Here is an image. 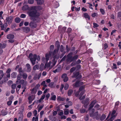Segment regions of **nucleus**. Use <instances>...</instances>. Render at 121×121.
Here are the masks:
<instances>
[{
  "instance_id": "nucleus-1",
  "label": "nucleus",
  "mask_w": 121,
  "mask_h": 121,
  "mask_svg": "<svg viewBox=\"0 0 121 121\" xmlns=\"http://www.w3.org/2000/svg\"><path fill=\"white\" fill-rule=\"evenodd\" d=\"M42 9L40 6H32L30 8L32 11H28L27 13L29 16L34 17V21H36L37 22H39L40 21L39 16L40 14L37 10H40Z\"/></svg>"
},
{
  "instance_id": "nucleus-2",
  "label": "nucleus",
  "mask_w": 121,
  "mask_h": 121,
  "mask_svg": "<svg viewBox=\"0 0 121 121\" xmlns=\"http://www.w3.org/2000/svg\"><path fill=\"white\" fill-rule=\"evenodd\" d=\"M33 56L32 54L31 53L30 54L29 56V58L32 64L34 65L35 63L36 59L38 61H39L40 60V58L39 56H37L36 55L34 54L33 56V57L32 58V57Z\"/></svg>"
},
{
  "instance_id": "nucleus-3",
  "label": "nucleus",
  "mask_w": 121,
  "mask_h": 121,
  "mask_svg": "<svg viewBox=\"0 0 121 121\" xmlns=\"http://www.w3.org/2000/svg\"><path fill=\"white\" fill-rule=\"evenodd\" d=\"M72 53H71L67 55V61L71 62L75 60L78 58V56L75 55L74 56H72Z\"/></svg>"
},
{
  "instance_id": "nucleus-4",
  "label": "nucleus",
  "mask_w": 121,
  "mask_h": 121,
  "mask_svg": "<svg viewBox=\"0 0 121 121\" xmlns=\"http://www.w3.org/2000/svg\"><path fill=\"white\" fill-rule=\"evenodd\" d=\"M94 109H93L90 111L89 113L90 116L91 117H93L94 118H95L96 119L98 120L99 118V117L98 115V112H96L94 113Z\"/></svg>"
},
{
  "instance_id": "nucleus-5",
  "label": "nucleus",
  "mask_w": 121,
  "mask_h": 121,
  "mask_svg": "<svg viewBox=\"0 0 121 121\" xmlns=\"http://www.w3.org/2000/svg\"><path fill=\"white\" fill-rule=\"evenodd\" d=\"M51 56V55L50 52H49L48 53H47L45 54V58L43 57L41 59V60L44 63L47 62L49 60L50 57Z\"/></svg>"
},
{
  "instance_id": "nucleus-6",
  "label": "nucleus",
  "mask_w": 121,
  "mask_h": 121,
  "mask_svg": "<svg viewBox=\"0 0 121 121\" xmlns=\"http://www.w3.org/2000/svg\"><path fill=\"white\" fill-rule=\"evenodd\" d=\"M29 26L31 28L34 29L36 27L37 24L35 22L31 21L29 24Z\"/></svg>"
},
{
  "instance_id": "nucleus-7",
  "label": "nucleus",
  "mask_w": 121,
  "mask_h": 121,
  "mask_svg": "<svg viewBox=\"0 0 121 121\" xmlns=\"http://www.w3.org/2000/svg\"><path fill=\"white\" fill-rule=\"evenodd\" d=\"M13 17L12 16L7 17L6 18V21L8 22V24H10L11 23L13 20Z\"/></svg>"
},
{
  "instance_id": "nucleus-8",
  "label": "nucleus",
  "mask_w": 121,
  "mask_h": 121,
  "mask_svg": "<svg viewBox=\"0 0 121 121\" xmlns=\"http://www.w3.org/2000/svg\"><path fill=\"white\" fill-rule=\"evenodd\" d=\"M22 71H20V74L18 75L17 77V81H16V83L17 84H18L19 83V82H20V79L22 78Z\"/></svg>"
},
{
  "instance_id": "nucleus-9",
  "label": "nucleus",
  "mask_w": 121,
  "mask_h": 121,
  "mask_svg": "<svg viewBox=\"0 0 121 121\" xmlns=\"http://www.w3.org/2000/svg\"><path fill=\"white\" fill-rule=\"evenodd\" d=\"M61 78L63 79V81L64 82H67L68 80V78L67 77V75L66 74L64 73L62 75Z\"/></svg>"
},
{
  "instance_id": "nucleus-10",
  "label": "nucleus",
  "mask_w": 121,
  "mask_h": 121,
  "mask_svg": "<svg viewBox=\"0 0 121 121\" xmlns=\"http://www.w3.org/2000/svg\"><path fill=\"white\" fill-rule=\"evenodd\" d=\"M54 93L53 92H52L51 93V95L52 96L50 99V100H52L53 101H55L56 98V96L54 95Z\"/></svg>"
},
{
  "instance_id": "nucleus-11",
  "label": "nucleus",
  "mask_w": 121,
  "mask_h": 121,
  "mask_svg": "<svg viewBox=\"0 0 121 121\" xmlns=\"http://www.w3.org/2000/svg\"><path fill=\"white\" fill-rule=\"evenodd\" d=\"M51 61H49L48 63H47V62L45 64L44 66V69H46V68H49V70H50L49 69L50 68V67H51Z\"/></svg>"
},
{
  "instance_id": "nucleus-12",
  "label": "nucleus",
  "mask_w": 121,
  "mask_h": 121,
  "mask_svg": "<svg viewBox=\"0 0 121 121\" xmlns=\"http://www.w3.org/2000/svg\"><path fill=\"white\" fill-rule=\"evenodd\" d=\"M23 31L26 33L29 32L30 31V28L28 27H24L22 28Z\"/></svg>"
},
{
  "instance_id": "nucleus-13",
  "label": "nucleus",
  "mask_w": 121,
  "mask_h": 121,
  "mask_svg": "<svg viewBox=\"0 0 121 121\" xmlns=\"http://www.w3.org/2000/svg\"><path fill=\"white\" fill-rule=\"evenodd\" d=\"M96 100H94L92 101L89 105V108L88 110H90L92 108L96 103Z\"/></svg>"
},
{
  "instance_id": "nucleus-14",
  "label": "nucleus",
  "mask_w": 121,
  "mask_h": 121,
  "mask_svg": "<svg viewBox=\"0 0 121 121\" xmlns=\"http://www.w3.org/2000/svg\"><path fill=\"white\" fill-rule=\"evenodd\" d=\"M31 7H29L27 5H25L22 8V9L23 11L26 10H30L29 11H32L30 8Z\"/></svg>"
},
{
  "instance_id": "nucleus-15",
  "label": "nucleus",
  "mask_w": 121,
  "mask_h": 121,
  "mask_svg": "<svg viewBox=\"0 0 121 121\" xmlns=\"http://www.w3.org/2000/svg\"><path fill=\"white\" fill-rule=\"evenodd\" d=\"M19 83L22 84L23 86H26L27 84V82L26 81H24L23 79L20 80V82H19Z\"/></svg>"
},
{
  "instance_id": "nucleus-16",
  "label": "nucleus",
  "mask_w": 121,
  "mask_h": 121,
  "mask_svg": "<svg viewBox=\"0 0 121 121\" xmlns=\"http://www.w3.org/2000/svg\"><path fill=\"white\" fill-rule=\"evenodd\" d=\"M14 37V35L12 34H9L7 35V38L9 39H13Z\"/></svg>"
},
{
  "instance_id": "nucleus-17",
  "label": "nucleus",
  "mask_w": 121,
  "mask_h": 121,
  "mask_svg": "<svg viewBox=\"0 0 121 121\" xmlns=\"http://www.w3.org/2000/svg\"><path fill=\"white\" fill-rule=\"evenodd\" d=\"M116 111L115 110H113L111 114V117L110 118L111 119L113 120L116 117V115H114L116 113Z\"/></svg>"
},
{
  "instance_id": "nucleus-18",
  "label": "nucleus",
  "mask_w": 121,
  "mask_h": 121,
  "mask_svg": "<svg viewBox=\"0 0 121 121\" xmlns=\"http://www.w3.org/2000/svg\"><path fill=\"white\" fill-rule=\"evenodd\" d=\"M41 73H40L38 75H35L34 77V80H36L37 79H39L41 77Z\"/></svg>"
},
{
  "instance_id": "nucleus-19",
  "label": "nucleus",
  "mask_w": 121,
  "mask_h": 121,
  "mask_svg": "<svg viewBox=\"0 0 121 121\" xmlns=\"http://www.w3.org/2000/svg\"><path fill=\"white\" fill-rule=\"evenodd\" d=\"M56 61L55 60V59H54L52 61V65H51L50 68L49 69H51L56 64Z\"/></svg>"
},
{
  "instance_id": "nucleus-20",
  "label": "nucleus",
  "mask_w": 121,
  "mask_h": 121,
  "mask_svg": "<svg viewBox=\"0 0 121 121\" xmlns=\"http://www.w3.org/2000/svg\"><path fill=\"white\" fill-rule=\"evenodd\" d=\"M7 26V23L4 24L3 25L1 26V30H5Z\"/></svg>"
},
{
  "instance_id": "nucleus-21",
  "label": "nucleus",
  "mask_w": 121,
  "mask_h": 121,
  "mask_svg": "<svg viewBox=\"0 0 121 121\" xmlns=\"http://www.w3.org/2000/svg\"><path fill=\"white\" fill-rule=\"evenodd\" d=\"M65 98L61 97L60 96H57V100L58 101H63L65 100Z\"/></svg>"
},
{
  "instance_id": "nucleus-22",
  "label": "nucleus",
  "mask_w": 121,
  "mask_h": 121,
  "mask_svg": "<svg viewBox=\"0 0 121 121\" xmlns=\"http://www.w3.org/2000/svg\"><path fill=\"white\" fill-rule=\"evenodd\" d=\"M26 65L27 68V71L29 72H30L31 70V68L30 65L29 64H27Z\"/></svg>"
},
{
  "instance_id": "nucleus-23",
  "label": "nucleus",
  "mask_w": 121,
  "mask_h": 121,
  "mask_svg": "<svg viewBox=\"0 0 121 121\" xmlns=\"http://www.w3.org/2000/svg\"><path fill=\"white\" fill-rule=\"evenodd\" d=\"M61 70V68L60 67L57 68V69L52 71V72L55 73L57 72H59Z\"/></svg>"
},
{
  "instance_id": "nucleus-24",
  "label": "nucleus",
  "mask_w": 121,
  "mask_h": 121,
  "mask_svg": "<svg viewBox=\"0 0 121 121\" xmlns=\"http://www.w3.org/2000/svg\"><path fill=\"white\" fill-rule=\"evenodd\" d=\"M89 101V99L88 98H86L84 101H82V103L84 104H88V102Z\"/></svg>"
},
{
  "instance_id": "nucleus-25",
  "label": "nucleus",
  "mask_w": 121,
  "mask_h": 121,
  "mask_svg": "<svg viewBox=\"0 0 121 121\" xmlns=\"http://www.w3.org/2000/svg\"><path fill=\"white\" fill-rule=\"evenodd\" d=\"M73 76H72V77L77 78V77L79 75V73L78 72H75L73 73Z\"/></svg>"
},
{
  "instance_id": "nucleus-26",
  "label": "nucleus",
  "mask_w": 121,
  "mask_h": 121,
  "mask_svg": "<svg viewBox=\"0 0 121 121\" xmlns=\"http://www.w3.org/2000/svg\"><path fill=\"white\" fill-rule=\"evenodd\" d=\"M17 73L15 72H13L11 74V77L13 78H15L16 77Z\"/></svg>"
},
{
  "instance_id": "nucleus-27",
  "label": "nucleus",
  "mask_w": 121,
  "mask_h": 121,
  "mask_svg": "<svg viewBox=\"0 0 121 121\" xmlns=\"http://www.w3.org/2000/svg\"><path fill=\"white\" fill-rule=\"evenodd\" d=\"M83 16L85 18H87L88 20L90 19V17L89 16L87 13H84L83 14Z\"/></svg>"
},
{
  "instance_id": "nucleus-28",
  "label": "nucleus",
  "mask_w": 121,
  "mask_h": 121,
  "mask_svg": "<svg viewBox=\"0 0 121 121\" xmlns=\"http://www.w3.org/2000/svg\"><path fill=\"white\" fill-rule=\"evenodd\" d=\"M79 83L80 82L78 81H77L75 84H73V86L74 87H77L79 86Z\"/></svg>"
},
{
  "instance_id": "nucleus-29",
  "label": "nucleus",
  "mask_w": 121,
  "mask_h": 121,
  "mask_svg": "<svg viewBox=\"0 0 121 121\" xmlns=\"http://www.w3.org/2000/svg\"><path fill=\"white\" fill-rule=\"evenodd\" d=\"M4 73L3 72L2 70H0V80H1L4 76Z\"/></svg>"
},
{
  "instance_id": "nucleus-30",
  "label": "nucleus",
  "mask_w": 121,
  "mask_h": 121,
  "mask_svg": "<svg viewBox=\"0 0 121 121\" xmlns=\"http://www.w3.org/2000/svg\"><path fill=\"white\" fill-rule=\"evenodd\" d=\"M54 48V46L53 45H51L50 47V52H50V53L51 54V55H52V51H53V50Z\"/></svg>"
},
{
  "instance_id": "nucleus-31",
  "label": "nucleus",
  "mask_w": 121,
  "mask_h": 121,
  "mask_svg": "<svg viewBox=\"0 0 121 121\" xmlns=\"http://www.w3.org/2000/svg\"><path fill=\"white\" fill-rule=\"evenodd\" d=\"M23 115L22 114H21L19 117L18 121H22Z\"/></svg>"
},
{
  "instance_id": "nucleus-32",
  "label": "nucleus",
  "mask_w": 121,
  "mask_h": 121,
  "mask_svg": "<svg viewBox=\"0 0 121 121\" xmlns=\"http://www.w3.org/2000/svg\"><path fill=\"white\" fill-rule=\"evenodd\" d=\"M1 114L3 116H5L8 114V112H7L3 110L1 111Z\"/></svg>"
},
{
  "instance_id": "nucleus-33",
  "label": "nucleus",
  "mask_w": 121,
  "mask_h": 121,
  "mask_svg": "<svg viewBox=\"0 0 121 121\" xmlns=\"http://www.w3.org/2000/svg\"><path fill=\"white\" fill-rule=\"evenodd\" d=\"M37 4H38L40 5L43 4L44 2V0H36Z\"/></svg>"
},
{
  "instance_id": "nucleus-34",
  "label": "nucleus",
  "mask_w": 121,
  "mask_h": 121,
  "mask_svg": "<svg viewBox=\"0 0 121 121\" xmlns=\"http://www.w3.org/2000/svg\"><path fill=\"white\" fill-rule=\"evenodd\" d=\"M34 114V115L35 117H37L38 116V115H37V112L36 110H35L32 112Z\"/></svg>"
},
{
  "instance_id": "nucleus-35",
  "label": "nucleus",
  "mask_w": 121,
  "mask_h": 121,
  "mask_svg": "<svg viewBox=\"0 0 121 121\" xmlns=\"http://www.w3.org/2000/svg\"><path fill=\"white\" fill-rule=\"evenodd\" d=\"M32 121H38V116L33 117L32 120Z\"/></svg>"
},
{
  "instance_id": "nucleus-36",
  "label": "nucleus",
  "mask_w": 121,
  "mask_h": 121,
  "mask_svg": "<svg viewBox=\"0 0 121 121\" xmlns=\"http://www.w3.org/2000/svg\"><path fill=\"white\" fill-rule=\"evenodd\" d=\"M15 22L17 23H19L21 21V19L20 18L17 17L15 20Z\"/></svg>"
},
{
  "instance_id": "nucleus-37",
  "label": "nucleus",
  "mask_w": 121,
  "mask_h": 121,
  "mask_svg": "<svg viewBox=\"0 0 121 121\" xmlns=\"http://www.w3.org/2000/svg\"><path fill=\"white\" fill-rule=\"evenodd\" d=\"M73 91L72 90H69L68 92V94L69 96H70L73 92Z\"/></svg>"
},
{
  "instance_id": "nucleus-38",
  "label": "nucleus",
  "mask_w": 121,
  "mask_h": 121,
  "mask_svg": "<svg viewBox=\"0 0 121 121\" xmlns=\"http://www.w3.org/2000/svg\"><path fill=\"white\" fill-rule=\"evenodd\" d=\"M30 91H31V93L32 94H35L37 92V91L35 88L30 89Z\"/></svg>"
},
{
  "instance_id": "nucleus-39",
  "label": "nucleus",
  "mask_w": 121,
  "mask_h": 121,
  "mask_svg": "<svg viewBox=\"0 0 121 121\" xmlns=\"http://www.w3.org/2000/svg\"><path fill=\"white\" fill-rule=\"evenodd\" d=\"M100 106L98 104H97L94 107L95 109L97 110H99L100 109Z\"/></svg>"
},
{
  "instance_id": "nucleus-40",
  "label": "nucleus",
  "mask_w": 121,
  "mask_h": 121,
  "mask_svg": "<svg viewBox=\"0 0 121 121\" xmlns=\"http://www.w3.org/2000/svg\"><path fill=\"white\" fill-rule=\"evenodd\" d=\"M106 117V116L104 114H103L100 119V120L101 121H103L105 119Z\"/></svg>"
},
{
  "instance_id": "nucleus-41",
  "label": "nucleus",
  "mask_w": 121,
  "mask_h": 121,
  "mask_svg": "<svg viewBox=\"0 0 121 121\" xmlns=\"http://www.w3.org/2000/svg\"><path fill=\"white\" fill-rule=\"evenodd\" d=\"M44 106V104H43L42 105L40 106L39 108H38V106L37 107L38 108V111L39 112L42 109Z\"/></svg>"
},
{
  "instance_id": "nucleus-42",
  "label": "nucleus",
  "mask_w": 121,
  "mask_h": 121,
  "mask_svg": "<svg viewBox=\"0 0 121 121\" xmlns=\"http://www.w3.org/2000/svg\"><path fill=\"white\" fill-rule=\"evenodd\" d=\"M119 104V103L118 102H117L115 104V106L114 107V109L115 110H117Z\"/></svg>"
},
{
  "instance_id": "nucleus-43",
  "label": "nucleus",
  "mask_w": 121,
  "mask_h": 121,
  "mask_svg": "<svg viewBox=\"0 0 121 121\" xmlns=\"http://www.w3.org/2000/svg\"><path fill=\"white\" fill-rule=\"evenodd\" d=\"M54 82H52L50 83L49 84V86L51 88H54L55 86H54Z\"/></svg>"
},
{
  "instance_id": "nucleus-44",
  "label": "nucleus",
  "mask_w": 121,
  "mask_h": 121,
  "mask_svg": "<svg viewBox=\"0 0 121 121\" xmlns=\"http://www.w3.org/2000/svg\"><path fill=\"white\" fill-rule=\"evenodd\" d=\"M46 83L45 81H43L41 83V86H43L44 87H47V85L46 84H45Z\"/></svg>"
},
{
  "instance_id": "nucleus-45",
  "label": "nucleus",
  "mask_w": 121,
  "mask_h": 121,
  "mask_svg": "<svg viewBox=\"0 0 121 121\" xmlns=\"http://www.w3.org/2000/svg\"><path fill=\"white\" fill-rule=\"evenodd\" d=\"M76 67H73L71 68L70 70V72L71 73H72L76 69Z\"/></svg>"
},
{
  "instance_id": "nucleus-46",
  "label": "nucleus",
  "mask_w": 121,
  "mask_h": 121,
  "mask_svg": "<svg viewBox=\"0 0 121 121\" xmlns=\"http://www.w3.org/2000/svg\"><path fill=\"white\" fill-rule=\"evenodd\" d=\"M39 69V66L38 65H35L34 66L33 69L34 70H35L36 69Z\"/></svg>"
},
{
  "instance_id": "nucleus-47",
  "label": "nucleus",
  "mask_w": 121,
  "mask_h": 121,
  "mask_svg": "<svg viewBox=\"0 0 121 121\" xmlns=\"http://www.w3.org/2000/svg\"><path fill=\"white\" fill-rule=\"evenodd\" d=\"M16 84H13L11 86V88L12 89H15L16 88Z\"/></svg>"
},
{
  "instance_id": "nucleus-48",
  "label": "nucleus",
  "mask_w": 121,
  "mask_h": 121,
  "mask_svg": "<svg viewBox=\"0 0 121 121\" xmlns=\"http://www.w3.org/2000/svg\"><path fill=\"white\" fill-rule=\"evenodd\" d=\"M59 50H58L57 49H55L53 52V55H56V53L58 52Z\"/></svg>"
},
{
  "instance_id": "nucleus-49",
  "label": "nucleus",
  "mask_w": 121,
  "mask_h": 121,
  "mask_svg": "<svg viewBox=\"0 0 121 121\" xmlns=\"http://www.w3.org/2000/svg\"><path fill=\"white\" fill-rule=\"evenodd\" d=\"M40 69L41 70H42L44 69V65L43 63H41L40 65Z\"/></svg>"
},
{
  "instance_id": "nucleus-50",
  "label": "nucleus",
  "mask_w": 121,
  "mask_h": 121,
  "mask_svg": "<svg viewBox=\"0 0 121 121\" xmlns=\"http://www.w3.org/2000/svg\"><path fill=\"white\" fill-rule=\"evenodd\" d=\"M65 49V48L63 46L61 45L60 46V51L61 52H63Z\"/></svg>"
},
{
  "instance_id": "nucleus-51",
  "label": "nucleus",
  "mask_w": 121,
  "mask_h": 121,
  "mask_svg": "<svg viewBox=\"0 0 121 121\" xmlns=\"http://www.w3.org/2000/svg\"><path fill=\"white\" fill-rule=\"evenodd\" d=\"M112 69H117V67L116 64L115 63H113V66H112Z\"/></svg>"
},
{
  "instance_id": "nucleus-52",
  "label": "nucleus",
  "mask_w": 121,
  "mask_h": 121,
  "mask_svg": "<svg viewBox=\"0 0 121 121\" xmlns=\"http://www.w3.org/2000/svg\"><path fill=\"white\" fill-rule=\"evenodd\" d=\"M22 76L23 78L24 79H26L27 77V75L26 73H24L22 75Z\"/></svg>"
},
{
  "instance_id": "nucleus-53",
  "label": "nucleus",
  "mask_w": 121,
  "mask_h": 121,
  "mask_svg": "<svg viewBox=\"0 0 121 121\" xmlns=\"http://www.w3.org/2000/svg\"><path fill=\"white\" fill-rule=\"evenodd\" d=\"M85 88V86H83L80 87L79 89V91H84L83 89Z\"/></svg>"
},
{
  "instance_id": "nucleus-54",
  "label": "nucleus",
  "mask_w": 121,
  "mask_h": 121,
  "mask_svg": "<svg viewBox=\"0 0 121 121\" xmlns=\"http://www.w3.org/2000/svg\"><path fill=\"white\" fill-rule=\"evenodd\" d=\"M69 85L67 84H66L65 85V86L64 87V89L65 90L69 88Z\"/></svg>"
},
{
  "instance_id": "nucleus-55",
  "label": "nucleus",
  "mask_w": 121,
  "mask_h": 121,
  "mask_svg": "<svg viewBox=\"0 0 121 121\" xmlns=\"http://www.w3.org/2000/svg\"><path fill=\"white\" fill-rule=\"evenodd\" d=\"M32 114V113L31 112H29L28 113L27 115V117L28 118H30Z\"/></svg>"
},
{
  "instance_id": "nucleus-56",
  "label": "nucleus",
  "mask_w": 121,
  "mask_h": 121,
  "mask_svg": "<svg viewBox=\"0 0 121 121\" xmlns=\"http://www.w3.org/2000/svg\"><path fill=\"white\" fill-rule=\"evenodd\" d=\"M44 111L43 110L41 111L40 112V116L41 118L42 117L43 115L44 114Z\"/></svg>"
},
{
  "instance_id": "nucleus-57",
  "label": "nucleus",
  "mask_w": 121,
  "mask_h": 121,
  "mask_svg": "<svg viewBox=\"0 0 121 121\" xmlns=\"http://www.w3.org/2000/svg\"><path fill=\"white\" fill-rule=\"evenodd\" d=\"M100 11L101 12V14L104 15L105 13V11L104 10L102 9H100Z\"/></svg>"
},
{
  "instance_id": "nucleus-58",
  "label": "nucleus",
  "mask_w": 121,
  "mask_h": 121,
  "mask_svg": "<svg viewBox=\"0 0 121 121\" xmlns=\"http://www.w3.org/2000/svg\"><path fill=\"white\" fill-rule=\"evenodd\" d=\"M64 114L66 115L68 114L69 113V111L68 110H65L64 111Z\"/></svg>"
},
{
  "instance_id": "nucleus-59",
  "label": "nucleus",
  "mask_w": 121,
  "mask_h": 121,
  "mask_svg": "<svg viewBox=\"0 0 121 121\" xmlns=\"http://www.w3.org/2000/svg\"><path fill=\"white\" fill-rule=\"evenodd\" d=\"M58 115L60 116H62L63 114V111L62 110L60 111V112L58 113Z\"/></svg>"
},
{
  "instance_id": "nucleus-60",
  "label": "nucleus",
  "mask_w": 121,
  "mask_h": 121,
  "mask_svg": "<svg viewBox=\"0 0 121 121\" xmlns=\"http://www.w3.org/2000/svg\"><path fill=\"white\" fill-rule=\"evenodd\" d=\"M28 3L30 4H32L34 2V0H28Z\"/></svg>"
},
{
  "instance_id": "nucleus-61",
  "label": "nucleus",
  "mask_w": 121,
  "mask_h": 121,
  "mask_svg": "<svg viewBox=\"0 0 121 121\" xmlns=\"http://www.w3.org/2000/svg\"><path fill=\"white\" fill-rule=\"evenodd\" d=\"M89 119V115H86L84 117V119L86 121H87Z\"/></svg>"
},
{
  "instance_id": "nucleus-62",
  "label": "nucleus",
  "mask_w": 121,
  "mask_h": 121,
  "mask_svg": "<svg viewBox=\"0 0 121 121\" xmlns=\"http://www.w3.org/2000/svg\"><path fill=\"white\" fill-rule=\"evenodd\" d=\"M86 111V110L84 109H82L80 110V112L81 113H84Z\"/></svg>"
},
{
  "instance_id": "nucleus-63",
  "label": "nucleus",
  "mask_w": 121,
  "mask_h": 121,
  "mask_svg": "<svg viewBox=\"0 0 121 121\" xmlns=\"http://www.w3.org/2000/svg\"><path fill=\"white\" fill-rule=\"evenodd\" d=\"M108 44L106 43H105L104 44V46L103 47V48L105 50L106 49L108 48Z\"/></svg>"
},
{
  "instance_id": "nucleus-64",
  "label": "nucleus",
  "mask_w": 121,
  "mask_h": 121,
  "mask_svg": "<svg viewBox=\"0 0 121 121\" xmlns=\"http://www.w3.org/2000/svg\"><path fill=\"white\" fill-rule=\"evenodd\" d=\"M12 101L11 100H9L8 101L7 103V104L8 106L10 105L12 103Z\"/></svg>"
}]
</instances>
